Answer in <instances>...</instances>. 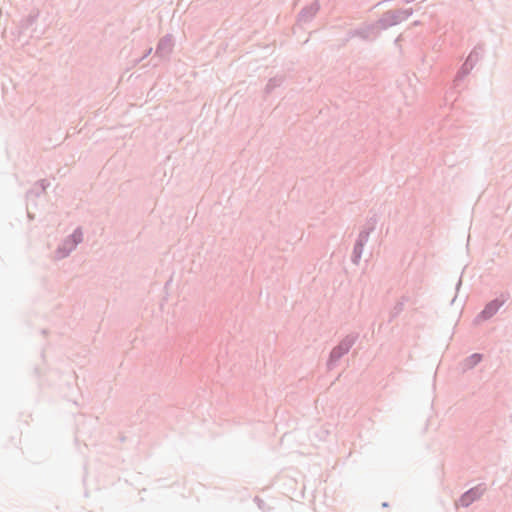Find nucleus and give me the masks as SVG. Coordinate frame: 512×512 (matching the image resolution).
Returning <instances> with one entry per match:
<instances>
[{
	"label": "nucleus",
	"mask_w": 512,
	"mask_h": 512,
	"mask_svg": "<svg viewBox=\"0 0 512 512\" xmlns=\"http://www.w3.org/2000/svg\"><path fill=\"white\" fill-rule=\"evenodd\" d=\"M388 506H389L388 502H383V503H382V507H383V508H386V507H388Z\"/></svg>",
	"instance_id": "nucleus-24"
},
{
	"label": "nucleus",
	"mask_w": 512,
	"mask_h": 512,
	"mask_svg": "<svg viewBox=\"0 0 512 512\" xmlns=\"http://www.w3.org/2000/svg\"><path fill=\"white\" fill-rule=\"evenodd\" d=\"M68 240L74 247H76L83 240V232L80 227H77L69 236L65 238Z\"/></svg>",
	"instance_id": "nucleus-14"
},
{
	"label": "nucleus",
	"mask_w": 512,
	"mask_h": 512,
	"mask_svg": "<svg viewBox=\"0 0 512 512\" xmlns=\"http://www.w3.org/2000/svg\"><path fill=\"white\" fill-rule=\"evenodd\" d=\"M487 487L485 483H479L478 485L465 491L457 501V504L467 508L475 501L479 500L486 492Z\"/></svg>",
	"instance_id": "nucleus-6"
},
{
	"label": "nucleus",
	"mask_w": 512,
	"mask_h": 512,
	"mask_svg": "<svg viewBox=\"0 0 512 512\" xmlns=\"http://www.w3.org/2000/svg\"><path fill=\"white\" fill-rule=\"evenodd\" d=\"M320 10V3L315 0L309 5L304 6L297 15V22L299 24H307L310 23L316 14Z\"/></svg>",
	"instance_id": "nucleus-7"
},
{
	"label": "nucleus",
	"mask_w": 512,
	"mask_h": 512,
	"mask_svg": "<svg viewBox=\"0 0 512 512\" xmlns=\"http://www.w3.org/2000/svg\"><path fill=\"white\" fill-rule=\"evenodd\" d=\"M254 502L257 504L259 509H261L263 511L269 510V507L267 506L266 502L263 499H261L260 497L256 496L254 498Z\"/></svg>",
	"instance_id": "nucleus-18"
},
{
	"label": "nucleus",
	"mask_w": 512,
	"mask_h": 512,
	"mask_svg": "<svg viewBox=\"0 0 512 512\" xmlns=\"http://www.w3.org/2000/svg\"><path fill=\"white\" fill-rule=\"evenodd\" d=\"M39 16L40 11L38 9H33L26 17L21 19L18 25L19 36L25 35L29 38L39 37V35L35 34L36 30L33 28Z\"/></svg>",
	"instance_id": "nucleus-5"
},
{
	"label": "nucleus",
	"mask_w": 512,
	"mask_h": 512,
	"mask_svg": "<svg viewBox=\"0 0 512 512\" xmlns=\"http://www.w3.org/2000/svg\"><path fill=\"white\" fill-rule=\"evenodd\" d=\"M364 246L363 244H360V243H356L354 244V247H353V252L354 253H360L362 254L363 253V249H364Z\"/></svg>",
	"instance_id": "nucleus-20"
},
{
	"label": "nucleus",
	"mask_w": 512,
	"mask_h": 512,
	"mask_svg": "<svg viewBox=\"0 0 512 512\" xmlns=\"http://www.w3.org/2000/svg\"><path fill=\"white\" fill-rule=\"evenodd\" d=\"M361 257H362V254L354 253L352 251L351 261H352L353 264H356V265L359 264Z\"/></svg>",
	"instance_id": "nucleus-19"
},
{
	"label": "nucleus",
	"mask_w": 512,
	"mask_h": 512,
	"mask_svg": "<svg viewBox=\"0 0 512 512\" xmlns=\"http://www.w3.org/2000/svg\"><path fill=\"white\" fill-rule=\"evenodd\" d=\"M152 52V48L150 47L146 52L145 54L143 55L142 59L147 57L150 53Z\"/></svg>",
	"instance_id": "nucleus-23"
},
{
	"label": "nucleus",
	"mask_w": 512,
	"mask_h": 512,
	"mask_svg": "<svg viewBox=\"0 0 512 512\" xmlns=\"http://www.w3.org/2000/svg\"><path fill=\"white\" fill-rule=\"evenodd\" d=\"M284 82V77L277 75L270 78L265 86L264 92L266 95L271 94L275 88L280 87Z\"/></svg>",
	"instance_id": "nucleus-13"
},
{
	"label": "nucleus",
	"mask_w": 512,
	"mask_h": 512,
	"mask_svg": "<svg viewBox=\"0 0 512 512\" xmlns=\"http://www.w3.org/2000/svg\"><path fill=\"white\" fill-rule=\"evenodd\" d=\"M358 339V334L352 333L348 334L344 337L338 345H336L330 352L329 358L327 360V368L328 370H332L336 367L337 362L349 352L352 346L355 344Z\"/></svg>",
	"instance_id": "nucleus-1"
},
{
	"label": "nucleus",
	"mask_w": 512,
	"mask_h": 512,
	"mask_svg": "<svg viewBox=\"0 0 512 512\" xmlns=\"http://www.w3.org/2000/svg\"><path fill=\"white\" fill-rule=\"evenodd\" d=\"M403 310V302H396V304L389 313L388 323H391L396 317H398Z\"/></svg>",
	"instance_id": "nucleus-15"
},
{
	"label": "nucleus",
	"mask_w": 512,
	"mask_h": 512,
	"mask_svg": "<svg viewBox=\"0 0 512 512\" xmlns=\"http://www.w3.org/2000/svg\"><path fill=\"white\" fill-rule=\"evenodd\" d=\"M376 224H377V216L376 215H373L371 216L367 222H366V225L363 229L367 230L368 232L372 233L375 228H376Z\"/></svg>",
	"instance_id": "nucleus-17"
},
{
	"label": "nucleus",
	"mask_w": 512,
	"mask_h": 512,
	"mask_svg": "<svg viewBox=\"0 0 512 512\" xmlns=\"http://www.w3.org/2000/svg\"><path fill=\"white\" fill-rule=\"evenodd\" d=\"M50 183L46 179L38 180L34 183L33 187L26 192V197L30 198L31 196L40 197L46 189L49 187Z\"/></svg>",
	"instance_id": "nucleus-10"
},
{
	"label": "nucleus",
	"mask_w": 512,
	"mask_h": 512,
	"mask_svg": "<svg viewBox=\"0 0 512 512\" xmlns=\"http://www.w3.org/2000/svg\"><path fill=\"white\" fill-rule=\"evenodd\" d=\"M510 295L507 292H503L499 297L489 301L483 308V310L477 315V319L486 321L492 318L499 309L507 302Z\"/></svg>",
	"instance_id": "nucleus-4"
},
{
	"label": "nucleus",
	"mask_w": 512,
	"mask_h": 512,
	"mask_svg": "<svg viewBox=\"0 0 512 512\" xmlns=\"http://www.w3.org/2000/svg\"><path fill=\"white\" fill-rule=\"evenodd\" d=\"M380 31L376 21L370 24L364 23L355 29L349 30L345 41L358 37L364 41L372 42L379 37Z\"/></svg>",
	"instance_id": "nucleus-3"
},
{
	"label": "nucleus",
	"mask_w": 512,
	"mask_h": 512,
	"mask_svg": "<svg viewBox=\"0 0 512 512\" xmlns=\"http://www.w3.org/2000/svg\"><path fill=\"white\" fill-rule=\"evenodd\" d=\"M173 45L174 44H173V40H172V35L166 34L159 40V42L156 46L155 55L160 56V57L168 56L172 52Z\"/></svg>",
	"instance_id": "nucleus-8"
},
{
	"label": "nucleus",
	"mask_w": 512,
	"mask_h": 512,
	"mask_svg": "<svg viewBox=\"0 0 512 512\" xmlns=\"http://www.w3.org/2000/svg\"><path fill=\"white\" fill-rule=\"evenodd\" d=\"M482 359H483V354H481V353L471 354L470 356L466 357L463 360V363H462L463 370L467 371V370L473 369L475 366H477L482 361Z\"/></svg>",
	"instance_id": "nucleus-12"
},
{
	"label": "nucleus",
	"mask_w": 512,
	"mask_h": 512,
	"mask_svg": "<svg viewBox=\"0 0 512 512\" xmlns=\"http://www.w3.org/2000/svg\"><path fill=\"white\" fill-rule=\"evenodd\" d=\"M409 301V297L406 295H403L398 302H403V305Z\"/></svg>",
	"instance_id": "nucleus-21"
},
{
	"label": "nucleus",
	"mask_w": 512,
	"mask_h": 512,
	"mask_svg": "<svg viewBox=\"0 0 512 512\" xmlns=\"http://www.w3.org/2000/svg\"><path fill=\"white\" fill-rule=\"evenodd\" d=\"M370 232H368L367 230L365 229H362L360 231V233L358 234V237L356 239V243H360V244H363V245H366V243L368 242L369 240V236H370Z\"/></svg>",
	"instance_id": "nucleus-16"
},
{
	"label": "nucleus",
	"mask_w": 512,
	"mask_h": 512,
	"mask_svg": "<svg viewBox=\"0 0 512 512\" xmlns=\"http://www.w3.org/2000/svg\"><path fill=\"white\" fill-rule=\"evenodd\" d=\"M478 54L475 50H473L461 66L460 70L457 73V78L463 79L466 75L469 74L470 70L473 68L475 61L477 60Z\"/></svg>",
	"instance_id": "nucleus-9"
},
{
	"label": "nucleus",
	"mask_w": 512,
	"mask_h": 512,
	"mask_svg": "<svg viewBox=\"0 0 512 512\" xmlns=\"http://www.w3.org/2000/svg\"><path fill=\"white\" fill-rule=\"evenodd\" d=\"M461 285H462V277H460V278L458 279V282H457V284H456V291H457V292L459 291V289H460Z\"/></svg>",
	"instance_id": "nucleus-22"
},
{
	"label": "nucleus",
	"mask_w": 512,
	"mask_h": 512,
	"mask_svg": "<svg viewBox=\"0 0 512 512\" xmlns=\"http://www.w3.org/2000/svg\"><path fill=\"white\" fill-rule=\"evenodd\" d=\"M412 14V8L388 10L376 22L380 30H386L407 20Z\"/></svg>",
	"instance_id": "nucleus-2"
},
{
	"label": "nucleus",
	"mask_w": 512,
	"mask_h": 512,
	"mask_svg": "<svg viewBox=\"0 0 512 512\" xmlns=\"http://www.w3.org/2000/svg\"><path fill=\"white\" fill-rule=\"evenodd\" d=\"M41 333L45 335V334L47 333V331H46L45 329H43V330L41 331Z\"/></svg>",
	"instance_id": "nucleus-25"
},
{
	"label": "nucleus",
	"mask_w": 512,
	"mask_h": 512,
	"mask_svg": "<svg viewBox=\"0 0 512 512\" xmlns=\"http://www.w3.org/2000/svg\"><path fill=\"white\" fill-rule=\"evenodd\" d=\"M68 240L64 239L63 242L57 247L55 251V257L57 259H64L70 255V253L75 249Z\"/></svg>",
	"instance_id": "nucleus-11"
}]
</instances>
